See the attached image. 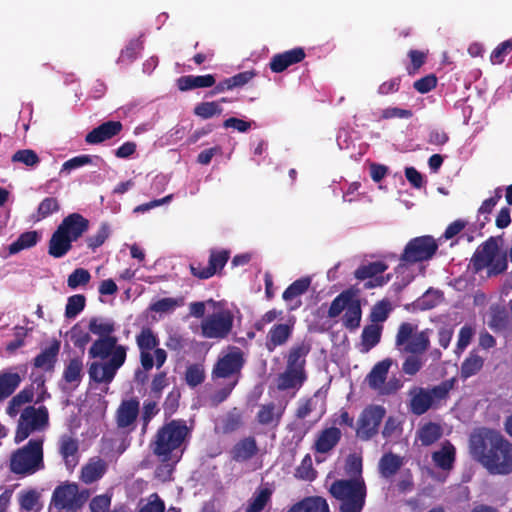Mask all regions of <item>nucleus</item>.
Listing matches in <instances>:
<instances>
[{"instance_id": "36", "label": "nucleus", "mask_w": 512, "mask_h": 512, "mask_svg": "<svg viewBox=\"0 0 512 512\" xmlns=\"http://www.w3.org/2000/svg\"><path fill=\"white\" fill-rule=\"evenodd\" d=\"M382 333V326L379 322H372L367 325L362 332L361 351L368 352L380 340Z\"/></svg>"}, {"instance_id": "46", "label": "nucleus", "mask_w": 512, "mask_h": 512, "mask_svg": "<svg viewBox=\"0 0 512 512\" xmlns=\"http://www.w3.org/2000/svg\"><path fill=\"white\" fill-rule=\"evenodd\" d=\"M184 305V298H162L157 300L156 302L152 303L149 306V309L151 311L157 312V313H166V312H172L176 308L181 307Z\"/></svg>"}, {"instance_id": "9", "label": "nucleus", "mask_w": 512, "mask_h": 512, "mask_svg": "<svg viewBox=\"0 0 512 512\" xmlns=\"http://www.w3.org/2000/svg\"><path fill=\"white\" fill-rule=\"evenodd\" d=\"M11 470L16 474H33L43 468L42 440H30L11 457Z\"/></svg>"}, {"instance_id": "54", "label": "nucleus", "mask_w": 512, "mask_h": 512, "mask_svg": "<svg viewBox=\"0 0 512 512\" xmlns=\"http://www.w3.org/2000/svg\"><path fill=\"white\" fill-rule=\"evenodd\" d=\"M33 400V392L31 390H22L16 396L12 398L8 407V414L15 416L22 405L29 403Z\"/></svg>"}, {"instance_id": "41", "label": "nucleus", "mask_w": 512, "mask_h": 512, "mask_svg": "<svg viewBox=\"0 0 512 512\" xmlns=\"http://www.w3.org/2000/svg\"><path fill=\"white\" fill-rule=\"evenodd\" d=\"M230 258V251L225 249H211L209 260H208V271L211 273L218 274L222 271L226 263L228 262Z\"/></svg>"}, {"instance_id": "44", "label": "nucleus", "mask_w": 512, "mask_h": 512, "mask_svg": "<svg viewBox=\"0 0 512 512\" xmlns=\"http://www.w3.org/2000/svg\"><path fill=\"white\" fill-rule=\"evenodd\" d=\"M231 329V322H202V334L208 338L224 337Z\"/></svg>"}, {"instance_id": "57", "label": "nucleus", "mask_w": 512, "mask_h": 512, "mask_svg": "<svg viewBox=\"0 0 512 512\" xmlns=\"http://www.w3.org/2000/svg\"><path fill=\"white\" fill-rule=\"evenodd\" d=\"M270 498V491L268 489H261L259 492L255 494L252 498L250 504L248 505L246 511L247 512H259L266 505L267 501Z\"/></svg>"}, {"instance_id": "3", "label": "nucleus", "mask_w": 512, "mask_h": 512, "mask_svg": "<svg viewBox=\"0 0 512 512\" xmlns=\"http://www.w3.org/2000/svg\"><path fill=\"white\" fill-rule=\"evenodd\" d=\"M188 435V428L182 421H171L156 434L153 451L161 461L177 463L182 454V445Z\"/></svg>"}, {"instance_id": "14", "label": "nucleus", "mask_w": 512, "mask_h": 512, "mask_svg": "<svg viewBox=\"0 0 512 512\" xmlns=\"http://www.w3.org/2000/svg\"><path fill=\"white\" fill-rule=\"evenodd\" d=\"M396 346L404 352L421 354L429 346V334L427 331H418L413 324L405 322L399 328Z\"/></svg>"}, {"instance_id": "52", "label": "nucleus", "mask_w": 512, "mask_h": 512, "mask_svg": "<svg viewBox=\"0 0 512 512\" xmlns=\"http://www.w3.org/2000/svg\"><path fill=\"white\" fill-rule=\"evenodd\" d=\"M91 279L90 272L84 268H76L67 279V285L71 289H76L79 286H85Z\"/></svg>"}, {"instance_id": "6", "label": "nucleus", "mask_w": 512, "mask_h": 512, "mask_svg": "<svg viewBox=\"0 0 512 512\" xmlns=\"http://www.w3.org/2000/svg\"><path fill=\"white\" fill-rule=\"evenodd\" d=\"M330 493L340 502L341 512H361L365 503L366 486L362 477L334 482Z\"/></svg>"}, {"instance_id": "47", "label": "nucleus", "mask_w": 512, "mask_h": 512, "mask_svg": "<svg viewBox=\"0 0 512 512\" xmlns=\"http://www.w3.org/2000/svg\"><path fill=\"white\" fill-rule=\"evenodd\" d=\"M394 310L392 302L384 298L377 301L371 308L368 320H386L390 313Z\"/></svg>"}, {"instance_id": "5", "label": "nucleus", "mask_w": 512, "mask_h": 512, "mask_svg": "<svg viewBox=\"0 0 512 512\" xmlns=\"http://www.w3.org/2000/svg\"><path fill=\"white\" fill-rule=\"evenodd\" d=\"M471 266L474 273L487 268L488 277L497 276L508 268L507 255L500 252L496 238L489 237L473 253Z\"/></svg>"}, {"instance_id": "1", "label": "nucleus", "mask_w": 512, "mask_h": 512, "mask_svg": "<svg viewBox=\"0 0 512 512\" xmlns=\"http://www.w3.org/2000/svg\"><path fill=\"white\" fill-rule=\"evenodd\" d=\"M90 330L99 335L89 350L91 357L101 358L89 368L90 379L97 383L109 384L115 377L117 370L124 364L126 348L117 345V339L110 335L113 327L109 322H90Z\"/></svg>"}, {"instance_id": "37", "label": "nucleus", "mask_w": 512, "mask_h": 512, "mask_svg": "<svg viewBox=\"0 0 512 512\" xmlns=\"http://www.w3.org/2000/svg\"><path fill=\"white\" fill-rule=\"evenodd\" d=\"M340 434V430L334 427L324 430L315 444L317 452L325 453L332 449L340 439Z\"/></svg>"}, {"instance_id": "17", "label": "nucleus", "mask_w": 512, "mask_h": 512, "mask_svg": "<svg viewBox=\"0 0 512 512\" xmlns=\"http://www.w3.org/2000/svg\"><path fill=\"white\" fill-rule=\"evenodd\" d=\"M390 365L391 361L388 359L377 363L366 378L368 385L379 393L389 394L400 387L398 382L394 386L385 384Z\"/></svg>"}, {"instance_id": "15", "label": "nucleus", "mask_w": 512, "mask_h": 512, "mask_svg": "<svg viewBox=\"0 0 512 512\" xmlns=\"http://www.w3.org/2000/svg\"><path fill=\"white\" fill-rule=\"evenodd\" d=\"M137 344L141 353V364L145 370H150L154 365L159 368L166 361V352L156 348L158 342L150 329L142 330L137 336Z\"/></svg>"}, {"instance_id": "30", "label": "nucleus", "mask_w": 512, "mask_h": 512, "mask_svg": "<svg viewBox=\"0 0 512 512\" xmlns=\"http://www.w3.org/2000/svg\"><path fill=\"white\" fill-rule=\"evenodd\" d=\"M106 471V463L100 458H92L81 471V479L86 484L100 479Z\"/></svg>"}, {"instance_id": "50", "label": "nucleus", "mask_w": 512, "mask_h": 512, "mask_svg": "<svg viewBox=\"0 0 512 512\" xmlns=\"http://www.w3.org/2000/svg\"><path fill=\"white\" fill-rule=\"evenodd\" d=\"M109 235V226L106 223H102L95 234L90 235L85 239L87 247L90 250L95 251L97 248H99L105 243Z\"/></svg>"}, {"instance_id": "48", "label": "nucleus", "mask_w": 512, "mask_h": 512, "mask_svg": "<svg viewBox=\"0 0 512 512\" xmlns=\"http://www.w3.org/2000/svg\"><path fill=\"white\" fill-rule=\"evenodd\" d=\"M86 305V297L83 294H75L67 299L65 307V317L68 319L75 318Z\"/></svg>"}, {"instance_id": "61", "label": "nucleus", "mask_w": 512, "mask_h": 512, "mask_svg": "<svg viewBox=\"0 0 512 512\" xmlns=\"http://www.w3.org/2000/svg\"><path fill=\"white\" fill-rule=\"evenodd\" d=\"M204 380V369L201 365H192L187 369L186 381L188 385L194 387L202 383Z\"/></svg>"}, {"instance_id": "16", "label": "nucleus", "mask_w": 512, "mask_h": 512, "mask_svg": "<svg viewBox=\"0 0 512 512\" xmlns=\"http://www.w3.org/2000/svg\"><path fill=\"white\" fill-rule=\"evenodd\" d=\"M386 410L380 405H370L360 414L357 421V435L362 439H369L378 432Z\"/></svg>"}, {"instance_id": "13", "label": "nucleus", "mask_w": 512, "mask_h": 512, "mask_svg": "<svg viewBox=\"0 0 512 512\" xmlns=\"http://www.w3.org/2000/svg\"><path fill=\"white\" fill-rule=\"evenodd\" d=\"M90 493L87 489L79 490L75 483H63L52 495V504L58 509L76 512L88 500Z\"/></svg>"}, {"instance_id": "25", "label": "nucleus", "mask_w": 512, "mask_h": 512, "mask_svg": "<svg viewBox=\"0 0 512 512\" xmlns=\"http://www.w3.org/2000/svg\"><path fill=\"white\" fill-rule=\"evenodd\" d=\"M432 460L436 467L449 471L455 460V447L450 442H444L440 449L433 452Z\"/></svg>"}, {"instance_id": "56", "label": "nucleus", "mask_w": 512, "mask_h": 512, "mask_svg": "<svg viewBox=\"0 0 512 512\" xmlns=\"http://www.w3.org/2000/svg\"><path fill=\"white\" fill-rule=\"evenodd\" d=\"M512 51V37L500 43L491 53L490 61L492 64H502L504 57Z\"/></svg>"}, {"instance_id": "31", "label": "nucleus", "mask_w": 512, "mask_h": 512, "mask_svg": "<svg viewBox=\"0 0 512 512\" xmlns=\"http://www.w3.org/2000/svg\"><path fill=\"white\" fill-rule=\"evenodd\" d=\"M60 210V203L55 197H46L38 205L37 210L31 214V221L40 222Z\"/></svg>"}, {"instance_id": "11", "label": "nucleus", "mask_w": 512, "mask_h": 512, "mask_svg": "<svg viewBox=\"0 0 512 512\" xmlns=\"http://www.w3.org/2000/svg\"><path fill=\"white\" fill-rule=\"evenodd\" d=\"M239 311L225 300L208 299L189 304V316L202 320H234Z\"/></svg>"}, {"instance_id": "42", "label": "nucleus", "mask_w": 512, "mask_h": 512, "mask_svg": "<svg viewBox=\"0 0 512 512\" xmlns=\"http://www.w3.org/2000/svg\"><path fill=\"white\" fill-rule=\"evenodd\" d=\"M484 359L479 356L475 351L471 352L464 360L461 366V376L469 378L478 373L483 367Z\"/></svg>"}, {"instance_id": "21", "label": "nucleus", "mask_w": 512, "mask_h": 512, "mask_svg": "<svg viewBox=\"0 0 512 512\" xmlns=\"http://www.w3.org/2000/svg\"><path fill=\"white\" fill-rule=\"evenodd\" d=\"M122 129L120 121H106L87 133L85 142L91 145L102 143L117 136Z\"/></svg>"}, {"instance_id": "49", "label": "nucleus", "mask_w": 512, "mask_h": 512, "mask_svg": "<svg viewBox=\"0 0 512 512\" xmlns=\"http://www.w3.org/2000/svg\"><path fill=\"white\" fill-rule=\"evenodd\" d=\"M223 109L219 102H201L194 108V114L202 119H209L215 115H220Z\"/></svg>"}, {"instance_id": "26", "label": "nucleus", "mask_w": 512, "mask_h": 512, "mask_svg": "<svg viewBox=\"0 0 512 512\" xmlns=\"http://www.w3.org/2000/svg\"><path fill=\"white\" fill-rule=\"evenodd\" d=\"M284 410L285 404L282 402L263 405L258 412V420L261 424L275 426L279 423Z\"/></svg>"}, {"instance_id": "63", "label": "nucleus", "mask_w": 512, "mask_h": 512, "mask_svg": "<svg viewBox=\"0 0 512 512\" xmlns=\"http://www.w3.org/2000/svg\"><path fill=\"white\" fill-rule=\"evenodd\" d=\"M111 504V497L108 494L98 495L90 502L91 512H105Z\"/></svg>"}, {"instance_id": "7", "label": "nucleus", "mask_w": 512, "mask_h": 512, "mask_svg": "<svg viewBox=\"0 0 512 512\" xmlns=\"http://www.w3.org/2000/svg\"><path fill=\"white\" fill-rule=\"evenodd\" d=\"M437 250L438 244L430 235L419 236L411 239L406 244L404 251L401 254V263L395 269L397 278H399V274H403L407 269L405 265L406 263L414 264L417 262L427 261L436 254Z\"/></svg>"}, {"instance_id": "8", "label": "nucleus", "mask_w": 512, "mask_h": 512, "mask_svg": "<svg viewBox=\"0 0 512 512\" xmlns=\"http://www.w3.org/2000/svg\"><path fill=\"white\" fill-rule=\"evenodd\" d=\"M362 300L359 290L353 287L340 292L331 302L327 316L341 320H362Z\"/></svg>"}, {"instance_id": "24", "label": "nucleus", "mask_w": 512, "mask_h": 512, "mask_svg": "<svg viewBox=\"0 0 512 512\" xmlns=\"http://www.w3.org/2000/svg\"><path fill=\"white\" fill-rule=\"evenodd\" d=\"M216 79L212 74L206 75H185L177 79V87L181 91H188L196 88H209L215 85Z\"/></svg>"}, {"instance_id": "22", "label": "nucleus", "mask_w": 512, "mask_h": 512, "mask_svg": "<svg viewBox=\"0 0 512 512\" xmlns=\"http://www.w3.org/2000/svg\"><path fill=\"white\" fill-rule=\"evenodd\" d=\"M72 243L62 230L56 228L49 240L48 254L53 258H62L72 249Z\"/></svg>"}, {"instance_id": "35", "label": "nucleus", "mask_w": 512, "mask_h": 512, "mask_svg": "<svg viewBox=\"0 0 512 512\" xmlns=\"http://www.w3.org/2000/svg\"><path fill=\"white\" fill-rule=\"evenodd\" d=\"M21 378L18 373L11 371L0 372V401L9 397L19 386Z\"/></svg>"}, {"instance_id": "40", "label": "nucleus", "mask_w": 512, "mask_h": 512, "mask_svg": "<svg viewBox=\"0 0 512 512\" xmlns=\"http://www.w3.org/2000/svg\"><path fill=\"white\" fill-rule=\"evenodd\" d=\"M402 458L398 455L387 453L379 462V471L382 476L390 477L402 466Z\"/></svg>"}, {"instance_id": "55", "label": "nucleus", "mask_w": 512, "mask_h": 512, "mask_svg": "<svg viewBox=\"0 0 512 512\" xmlns=\"http://www.w3.org/2000/svg\"><path fill=\"white\" fill-rule=\"evenodd\" d=\"M39 494L34 491H26L21 493L20 495V505L22 509L28 511V512H38L40 509L39 505Z\"/></svg>"}, {"instance_id": "10", "label": "nucleus", "mask_w": 512, "mask_h": 512, "mask_svg": "<svg viewBox=\"0 0 512 512\" xmlns=\"http://www.w3.org/2000/svg\"><path fill=\"white\" fill-rule=\"evenodd\" d=\"M307 350L303 346L293 348L288 356L287 368L277 379L279 390H298L305 381L304 363Z\"/></svg>"}, {"instance_id": "58", "label": "nucleus", "mask_w": 512, "mask_h": 512, "mask_svg": "<svg viewBox=\"0 0 512 512\" xmlns=\"http://www.w3.org/2000/svg\"><path fill=\"white\" fill-rule=\"evenodd\" d=\"M295 476L302 480H313L315 472L312 468V459L309 455H306L301 464L297 467Z\"/></svg>"}, {"instance_id": "38", "label": "nucleus", "mask_w": 512, "mask_h": 512, "mask_svg": "<svg viewBox=\"0 0 512 512\" xmlns=\"http://www.w3.org/2000/svg\"><path fill=\"white\" fill-rule=\"evenodd\" d=\"M442 434L441 427L435 423H426L421 426L417 431L416 439L421 442L422 445L428 446L437 441Z\"/></svg>"}, {"instance_id": "51", "label": "nucleus", "mask_w": 512, "mask_h": 512, "mask_svg": "<svg viewBox=\"0 0 512 512\" xmlns=\"http://www.w3.org/2000/svg\"><path fill=\"white\" fill-rule=\"evenodd\" d=\"M82 361L79 359H72L64 371V378L66 382L77 385L82 376Z\"/></svg>"}, {"instance_id": "45", "label": "nucleus", "mask_w": 512, "mask_h": 512, "mask_svg": "<svg viewBox=\"0 0 512 512\" xmlns=\"http://www.w3.org/2000/svg\"><path fill=\"white\" fill-rule=\"evenodd\" d=\"M142 49L143 42L139 38L130 40L126 47L121 51L118 62L126 64L132 63L137 59Z\"/></svg>"}, {"instance_id": "33", "label": "nucleus", "mask_w": 512, "mask_h": 512, "mask_svg": "<svg viewBox=\"0 0 512 512\" xmlns=\"http://www.w3.org/2000/svg\"><path fill=\"white\" fill-rule=\"evenodd\" d=\"M431 397L432 396L428 394V390L414 389L411 392L410 402L412 412L417 415L425 413L431 406H433Z\"/></svg>"}, {"instance_id": "18", "label": "nucleus", "mask_w": 512, "mask_h": 512, "mask_svg": "<svg viewBox=\"0 0 512 512\" xmlns=\"http://www.w3.org/2000/svg\"><path fill=\"white\" fill-rule=\"evenodd\" d=\"M311 283V277L304 276L292 282L285 289L282 298L289 311L296 310L302 306L301 296L309 290Z\"/></svg>"}, {"instance_id": "2", "label": "nucleus", "mask_w": 512, "mask_h": 512, "mask_svg": "<svg viewBox=\"0 0 512 512\" xmlns=\"http://www.w3.org/2000/svg\"><path fill=\"white\" fill-rule=\"evenodd\" d=\"M470 454L490 473L512 472V444L501 434L489 429L474 431L469 440Z\"/></svg>"}, {"instance_id": "53", "label": "nucleus", "mask_w": 512, "mask_h": 512, "mask_svg": "<svg viewBox=\"0 0 512 512\" xmlns=\"http://www.w3.org/2000/svg\"><path fill=\"white\" fill-rule=\"evenodd\" d=\"M12 162H19L29 167H34L40 162V158L34 150L21 149L16 151L12 158Z\"/></svg>"}, {"instance_id": "39", "label": "nucleus", "mask_w": 512, "mask_h": 512, "mask_svg": "<svg viewBox=\"0 0 512 512\" xmlns=\"http://www.w3.org/2000/svg\"><path fill=\"white\" fill-rule=\"evenodd\" d=\"M39 241V234L37 231H27L22 233L16 241L9 245V253L16 254L24 249L31 248Z\"/></svg>"}, {"instance_id": "12", "label": "nucleus", "mask_w": 512, "mask_h": 512, "mask_svg": "<svg viewBox=\"0 0 512 512\" xmlns=\"http://www.w3.org/2000/svg\"><path fill=\"white\" fill-rule=\"evenodd\" d=\"M48 424L49 415L46 407H26L19 419L15 442L20 443L27 439L31 433L45 430Z\"/></svg>"}, {"instance_id": "4", "label": "nucleus", "mask_w": 512, "mask_h": 512, "mask_svg": "<svg viewBox=\"0 0 512 512\" xmlns=\"http://www.w3.org/2000/svg\"><path fill=\"white\" fill-rule=\"evenodd\" d=\"M243 364L242 353L237 348L229 349L218 359L214 370L213 379L217 386H222L213 396L215 403L224 401L238 382V374Z\"/></svg>"}, {"instance_id": "20", "label": "nucleus", "mask_w": 512, "mask_h": 512, "mask_svg": "<svg viewBox=\"0 0 512 512\" xmlns=\"http://www.w3.org/2000/svg\"><path fill=\"white\" fill-rule=\"evenodd\" d=\"M306 53L302 47H296L283 53L275 54L269 63V67L274 73H281L288 67L300 63L305 59Z\"/></svg>"}, {"instance_id": "19", "label": "nucleus", "mask_w": 512, "mask_h": 512, "mask_svg": "<svg viewBox=\"0 0 512 512\" xmlns=\"http://www.w3.org/2000/svg\"><path fill=\"white\" fill-rule=\"evenodd\" d=\"M70 238L72 242L77 241L89 229V220L80 213H71L64 217L58 227Z\"/></svg>"}, {"instance_id": "28", "label": "nucleus", "mask_w": 512, "mask_h": 512, "mask_svg": "<svg viewBox=\"0 0 512 512\" xmlns=\"http://www.w3.org/2000/svg\"><path fill=\"white\" fill-rule=\"evenodd\" d=\"M139 411V404L137 401L128 400L124 401L117 411V424L119 427L125 428L131 426Z\"/></svg>"}, {"instance_id": "62", "label": "nucleus", "mask_w": 512, "mask_h": 512, "mask_svg": "<svg viewBox=\"0 0 512 512\" xmlns=\"http://www.w3.org/2000/svg\"><path fill=\"white\" fill-rule=\"evenodd\" d=\"M402 421L399 417L390 416L387 418L382 434L385 438L397 436L401 432Z\"/></svg>"}, {"instance_id": "59", "label": "nucleus", "mask_w": 512, "mask_h": 512, "mask_svg": "<svg viewBox=\"0 0 512 512\" xmlns=\"http://www.w3.org/2000/svg\"><path fill=\"white\" fill-rule=\"evenodd\" d=\"M92 156L90 155H79V156H75L67 161H65L62 165V168H61V173L62 172H70L74 169H77V168H80V167H83L85 165H89L92 163Z\"/></svg>"}, {"instance_id": "23", "label": "nucleus", "mask_w": 512, "mask_h": 512, "mask_svg": "<svg viewBox=\"0 0 512 512\" xmlns=\"http://www.w3.org/2000/svg\"><path fill=\"white\" fill-rule=\"evenodd\" d=\"M59 451L66 468L72 471L79 462L77 441L69 436H63L59 442Z\"/></svg>"}, {"instance_id": "64", "label": "nucleus", "mask_w": 512, "mask_h": 512, "mask_svg": "<svg viewBox=\"0 0 512 512\" xmlns=\"http://www.w3.org/2000/svg\"><path fill=\"white\" fill-rule=\"evenodd\" d=\"M164 503L160 500L157 494H152L148 498L147 504H145L139 512H163Z\"/></svg>"}, {"instance_id": "34", "label": "nucleus", "mask_w": 512, "mask_h": 512, "mask_svg": "<svg viewBox=\"0 0 512 512\" xmlns=\"http://www.w3.org/2000/svg\"><path fill=\"white\" fill-rule=\"evenodd\" d=\"M291 330L292 326L288 323L274 325L268 334L267 348L273 351L276 346L283 344L289 338Z\"/></svg>"}, {"instance_id": "32", "label": "nucleus", "mask_w": 512, "mask_h": 512, "mask_svg": "<svg viewBox=\"0 0 512 512\" xmlns=\"http://www.w3.org/2000/svg\"><path fill=\"white\" fill-rule=\"evenodd\" d=\"M388 269V265L382 261L369 262L360 265L354 272L357 280L364 281L372 277H380Z\"/></svg>"}, {"instance_id": "60", "label": "nucleus", "mask_w": 512, "mask_h": 512, "mask_svg": "<svg viewBox=\"0 0 512 512\" xmlns=\"http://www.w3.org/2000/svg\"><path fill=\"white\" fill-rule=\"evenodd\" d=\"M437 85V77L434 74L426 75L413 83V87L421 94H425L433 90Z\"/></svg>"}, {"instance_id": "43", "label": "nucleus", "mask_w": 512, "mask_h": 512, "mask_svg": "<svg viewBox=\"0 0 512 512\" xmlns=\"http://www.w3.org/2000/svg\"><path fill=\"white\" fill-rule=\"evenodd\" d=\"M257 452V447L254 439L247 438L234 447L233 454L237 461H246L252 458Z\"/></svg>"}, {"instance_id": "29", "label": "nucleus", "mask_w": 512, "mask_h": 512, "mask_svg": "<svg viewBox=\"0 0 512 512\" xmlns=\"http://www.w3.org/2000/svg\"><path fill=\"white\" fill-rule=\"evenodd\" d=\"M288 512H329V506L322 497H307L293 505Z\"/></svg>"}, {"instance_id": "27", "label": "nucleus", "mask_w": 512, "mask_h": 512, "mask_svg": "<svg viewBox=\"0 0 512 512\" xmlns=\"http://www.w3.org/2000/svg\"><path fill=\"white\" fill-rule=\"evenodd\" d=\"M59 343L54 341L34 359V366L42 371H51L59 352Z\"/></svg>"}]
</instances>
